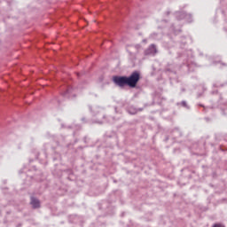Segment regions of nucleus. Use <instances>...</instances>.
<instances>
[{
  "instance_id": "obj_2",
  "label": "nucleus",
  "mask_w": 227,
  "mask_h": 227,
  "mask_svg": "<svg viewBox=\"0 0 227 227\" xmlns=\"http://www.w3.org/2000/svg\"><path fill=\"white\" fill-rule=\"evenodd\" d=\"M145 56H155L157 54V47L155 44H151L145 51Z\"/></svg>"
},
{
  "instance_id": "obj_4",
  "label": "nucleus",
  "mask_w": 227,
  "mask_h": 227,
  "mask_svg": "<svg viewBox=\"0 0 227 227\" xmlns=\"http://www.w3.org/2000/svg\"><path fill=\"white\" fill-rule=\"evenodd\" d=\"M31 205L33 208H40V200L35 197L31 198Z\"/></svg>"
},
{
  "instance_id": "obj_1",
  "label": "nucleus",
  "mask_w": 227,
  "mask_h": 227,
  "mask_svg": "<svg viewBox=\"0 0 227 227\" xmlns=\"http://www.w3.org/2000/svg\"><path fill=\"white\" fill-rule=\"evenodd\" d=\"M140 79L141 74L137 71H134L129 76L115 75L113 77L114 84H116V86H119V88H124V86H129V88H136Z\"/></svg>"
},
{
  "instance_id": "obj_5",
  "label": "nucleus",
  "mask_w": 227,
  "mask_h": 227,
  "mask_svg": "<svg viewBox=\"0 0 227 227\" xmlns=\"http://www.w3.org/2000/svg\"><path fill=\"white\" fill-rule=\"evenodd\" d=\"M129 114H137V109L129 108Z\"/></svg>"
},
{
  "instance_id": "obj_3",
  "label": "nucleus",
  "mask_w": 227,
  "mask_h": 227,
  "mask_svg": "<svg viewBox=\"0 0 227 227\" xmlns=\"http://www.w3.org/2000/svg\"><path fill=\"white\" fill-rule=\"evenodd\" d=\"M72 91H74V88L68 86L66 90L61 92L62 97H65L66 98H70L72 97Z\"/></svg>"
},
{
  "instance_id": "obj_6",
  "label": "nucleus",
  "mask_w": 227,
  "mask_h": 227,
  "mask_svg": "<svg viewBox=\"0 0 227 227\" xmlns=\"http://www.w3.org/2000/svg\"><path fill=\"white\" fill-rule=\"evenodd\" d=\"M180 106H182L183 107H187V102L182 101V102L180 103Z\"/></svg>"
},
{
  "instance_id": "obj_7",
  "label": "nucleus",
  "mask_w": 227,
  "mask_h": 227,
  "mask_svg": "<svg viewBox=\"0 0 227 227\" xmlns=\"http://www.w3.org/2000/svg\"><path fill=\"white\" fill-rule=\"evenodd\" d=\"M169 12H167V15H168Z\"/></svg>"
}]
</instances>
